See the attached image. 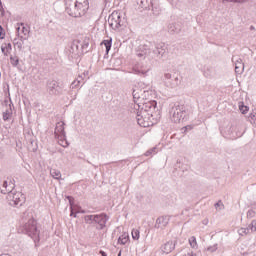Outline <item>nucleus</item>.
I'll return each mask as SVG.
<instances>
[{
  "label": "nucleus",
  "instance_id": "9d476101",
  "mask_svg": "<svg viewBox=\"0 0 256 256\" xmlns=\"http://www.w3.org/2000/svg\"><path fill=\"white\" fill-rule=\"evenodd\" d=\"M163 81L165 85H167V87H171V89H174V87H179V85H181V77L177 72L165 73Z\"/></svg>",
  "mask_w": 256,
  "mask_h": 256
},
{
  "label": "nucleus",
  "instance_id": "6e6d98bb",
  "mask_svg": "<svg viewBox=\"0 0 256 256\" xmlns=\"http://www.w3.org/2000/svg\"><path fill=\"white\" fill-rule=\"evenodd\" d=\"M145 54H143V53H137V56L138 57H143Z\"/></svg>",
  "mask_w": 256,
  "mask_h": 256
},
{
  "label": "nucleus",
  "instance_id": "f704fd0d",
  "mask_svg": "<svg viewBox=\"0 0 256 256\" xmlns=\"http://www.w3.org/2000/svg\"><path fill=\"white\" fill-rule=\"evenodd\" d=\"M248 0H222V3H247Z\"/></svg>",
  "mask_w": 256,
  "mask_h": 256
},
{
  "label": "nucleus",
  "instance_id": "4468645a",
  "mask_svg": "<svg viewBox=\"0 0 256 256\" xmlns=\"http://www.w3.org/2000/svg\"><path fill=\"white\" fill-rule=\"evenodd\" d=\"M79 45H81V40L72 41L69 48V53L72 55H83V53H81V49L79 50Z\"/></svg>",
  "mask_w": 256,
  "mask_h": 256
},
{
  "label": "nucleus",
  "instance_id": "49530a36",
  "mask_svg": "<svg viewBox=\"0 0 256 256\" xmlns=\"http://www.w3.org/2000/svg\"><path fill=\"white\" fill-rule=\"evenodd\" d=\"M0 39H5V29L0 25Z\"/></svg>",
  "mask_w": 256,
  "mask_h": 256
},
{
  "label": "nucleus",
  "instance_id": "864d4df0",
  "mask_svg": "<svg viewBox=\"0 0 256 256\" xmlns=\"http://www.w3.org/2000/svg\"><path fill=\"white\" fill-rule=\"evenodd\" d=\"M221 205H223V202L218 201V202L215 204L216 209H217V207H221Z\"/></svg>",
  "mask_w": 256,
  "mask_h": 256
},
{
  "label": "nucleus",
  "instance_id": "2f4dec72",
  "mask_svg": "<svg viewBox=\"0 0 256 256\" xmlns=\"http://www.w3.org/2000/svg\"><path fill=\"white\" fill-rule=\"evenodd\" d=\"M66 199L69 202L70 209L75 208V198L73 196H66Z\"/></svg>",
  "mask_w": 256,
  "mask_h": 256
},
{
  "label": "nucleus",
  "instance_id": "b1692460",
  "mask_svg": "<svg viewBox=\"0 0 256 256\" xmlns=\"http://www.w3.org/2000/svg\"><path fill=\"white\" fill-rule=\"evenodd\" d=\"M244 69H245V65L243 63L237 62L235 64V73H237L238 75H241Z\"/></svg>",
  "mask_w": 256,
  "mask_h": 256
},
{
  "label": "nucleus",
  "instance_id": "4be33fe9",
  "mask_svg": "<svg viewBox=\"0 0 256 256\" xmlns=\"http://www.w3.org/2000/svg\"><path fill=\"white\" fill-rule=\"evenodd\" d=\"M118 243H119V245H127V243H129V234L128 233H123L118 238Z\"/></svg>",
  "mask_w": 256,
  "mask_h": 256
},
{
  "label": "nucleus",
  "instance_id": "603ef678",
  "mask_svg": "<svg viewBox=\"0 0 256 256\" xmlns=\"http://www.w3.org/2000/svg\"><path fill=\"white\" fill-rule=\"evenodd\" d=\"M77 83H81L83 81V75L78 76V78L76 79Z\"/></svg>",
  "mask_w": 256,
  "mask_h": 256
},
{
  "label": "nucleus",
  "instance_id": "6e6552de",
  "mask_svg": "<svg viewBox=\"0 0 256 256\" xmlns=\"http://www.w3.org/2000/svg\"><path fill=\"white\" fill-rule=\"evenodd\" d=\"M108 23L114 31H119L121 27L125 26V18L119 12H113L109 18Z\"/></svg>",
  "mask_w": 256,
  "mask_h": 256
},
{
  "label": "nucleus",
  "instance_id": "e433bc0d",
  "mask_svg": "<svg viewBox=\"0 0 256 256\" xmlns=\"http://www.w3.org/2000/svg\"><path fill=\"white\" fill-rule=\"evenodd\" d=\"M153 153H157V148H156V147H153V148L149 149V150L145 153V156H146V157H151V155H153Z\"/></svg>",
  "mask_w": 256,
  "mask_h": 256
},
{
  "label": "nucleus",
  "instance_id": "a19ab883",
  "mask_svg": "<svg viewBox=\"0 0 256 256\" xmlns=\"http://www.w3.org/2000/svg\"><path fill=\"white\" fill-rule=\"evenodd\" d=\"M249 119H250V123H252L253 125H256V113L250 114Z\"/></svg>",
  "mask_w": 256,
  "mask_h": 256
},
{
  "label": "nucleus",
  "instance_id": "a18cd8bd",
  "mask_svg": "<svg viewBox=\"0 0 256 256\" xmlns=\"http://www.w3.org/2000/svg\"><path fill=\"white\" fill-rule=\"evenodd\" d=\"M18 37H19L18 41H22V43H25V41L29 39V36H21L19 35V33H18Z\"/></svg>",
  "mask_w": 256,
  "mask_h": 256
},
{
  "label": "nucleus",
  "instance_id": "4c0bfd02",
  "mask_svg": "<svg viewBox=\"0 0 256 256\" xmlns=\"http://www.w3.org/2000/svg\"><path fill=\"white\" fill-rule=\"evenodd\" d=\"M239 235H248L249 232V228H241L238 230Z\"/></svg>",
  "mask_w": 256,
  "mask_h": 256
},
{
  "label": "nucleus",
  "instance_id": "ea45409f",
  "mask_svg": "<svg viewBox=\"0 0 256 256\" xmlns=\"http://www.w3.org/2000/svg\"><path fill=\"white\" fill-rule=\"evenodd\" d=\"M206 251H209L210 253H215L217 251V244H214L213 246H209Z\"/></svg>",
  "mask_w": 256,
  "mask_h": 256
},
{
  "label": "nucleus",
  "instance_id": "69168bd1",
  "mask_svg": "<svg viewBox=\"0 0 256 256\" xmlns=\"http://www.w3.org/2000/svg\"><path fill=\"white\" fill-rule=\"evenodd\" d=\"M143 93H147L146 91H143Z\"/></svg>",
  "mask_w": 256,
  "mask_h": 256
},
{
  "label": "nucleus",
  "instance_id": "37998d69",
  "mask_svg": "<svg viewBox=\"0 0 256 256\" xmlns=\"http://www.w3.org/2000/svg\"><path fill=\"white\" fill-rule=\"evenodd\" d=\"M21 33H23L24 37H27L29 36L30 31L25 26H23L21 29Z\"/></svg>",
  "mask_w": 256,
  "mask_h": 256
},
{
  "label": "nucleus",
  "instance_id": "7ed1b4c3",
  "mask_svg": "<svg viewBox=\"0 0 256 256\" xmlns=\"http://www.w3.org/2000/svg\"><path fill=\"white\" fill-rule=\"evenodd\" d=\"M107 221H109V215H107V213L90 214L84 216V222L86 225L95 227L97 231H103V229L107 227Z\"/></svg>",
  "mask_w": 256,
  "mask_h": 256
},
{
  "label": "nucleus",
  "instance_id": "052dcab7",
  "mask_svg": "<svg viewBox=\"0 0 256 256\" xmlns=\"http://www.w3.org/2000/svg\"><path fill=\"white\" fill-rule=\"evenodd\" d=\"M188 255H189V256H197V255H195V254H189V253H188Z\"/></svg>",
  "mask_w": 256,
  "mask_h": 256
},
{
  "label": "nucleus",
  "instance_id": "1a4fd4ad",
  "mask_svg": "<svg viewBox=\"0 0 256 256\" xmlns=\"http://www.w3.org/2000/svg\"><path fill=\"white\" fill-rule=\"evenodd\" d=\"M148 53L152 59H163L167 57V46L165 43L156 44L155 47L149 49Z\"/></svg>",
  "mask_w": 256,
  "mask_h": 256
},
{
  "label": "nucleus",
  "instance_id": "bf43d9fd",
  "mask_svg": "<svg viewBox=\"0 0 256 256\" xmlns=\"http://www.w3.org/2000/svg\"><path fill=\"white\" fill-rule=\"evenodd\" d=\"M207 223H209V221H207V220H204V221H203V224H204V225H207Z\"/></svg>",
  "mask_w": 256,
  "mask_h": 256
},
{
  "label": "nucleus",
  "instance_id": "338daca9",
  "mask_svg": "<svg viewBox=\"0 0 256 256\" xmlns=\"http://www.w3.org/2000/svg\"><path fill=\"white\" fill-rule=\"evenodd\" d=\"M22 27H23V23H21Z\"/></svg>",
  "mask_w": 256,
  "mask_h": 256
},
{
  "label": "nucleus",
  "instance_id": "774afa93",
  "mask_svg": "<svg viewBox=\"0 0 256 256\" xmlns=\"http://www.w3.org/2000/svg\"><path fill=\"white\" fill-rule=\"evenodd\" d=\"M83 76L85 77V73L83 74Z\"/></svg>",
  "mask_w": 256,
  "mask_h": 256
},
{
  "label": "nucleus",
  "instance_id": "20e7f679",
  "mask_svg": "<svg viewBox=\"0 0 256 256\" xmlns=\"http://www.w3.org/2000/svg\"><path fill=\"white\" fill-rule=\"evenodd\" d=\"M187 108L185 105L174 104L170 109V118L173 123H181L187 117Z\"/></svg>",
  "mask_w": 256,
  "mask_h": 256
},
{
  "label": "nucleus",
  "instance_id": "2eb2a0df",
  "mask_svg": "<svg viewBox=\"0 0 256 256\" xmlns=\"http://www.w3.org/2000/svg\"><path fill=\"white\" fill-rule=\"evenodd\" d=\"M13 189H15V184L10 182H7V180H5L2 184V188L0 189V193H2V195H9V191H13Z\"/></svg>",
  "mask_w": 256,
  "mask_h": 256
},
{
  "label": "nucleus",
  "instance_id": "473e14b6",
  "mask_svg": "<svg viewBox=\"0 0 256 256\" xmlns=\"http://www.w3.org/2000/svg\"><path fill=\"white\" fill-rule=\"evenodd\" d=\"M139 237H140V232L138 229H133L132 230V239H134V241H139Z\"/></svg>",
  "mask_w": 256,
  "mask_h": 256
},
{
  "label": "nucleus",
  "instance_id": "aec40b11",
  "mask_svg": "<svg viewBox=\"0 0 256 256\" xmlns=\"http://www.w3.org/2000/svg\"><path fill=\"white\" fill-rule=\"evenodd\" d=\"M12 50L13 46L11 45V43H4L1 46V51L5 57H7Z\"/></svg>",
  "mask_w": 256,
  "mask_h": 256
},
{
  "label": "nucleus",
  "instance_id": "dca6fc26",
  "mask_svg": "<svg viewBox=\"0 0 256 256\" xmlns=\"http://www.w3.org/2000/svg\"><path fill=\"white\" fill-rule=\"evenodd\" d=\"M175 245H177V241L170 240L166 242L162 247L163 253H171L172 251H175Z\"/></svg>",
  "mask_w": 256,
  "mask_h": 256
},
{
  "label": "nucleus",
  "instance_id": "f03ea898",
  "mask_svg": "<svg viewBox=\"0 0 256 256\" xmlns=\"http://www.w3.org/2000/svg\"><path fill=\"white\" fill-rule=\"evenodd\" d=\"M65 7L70 17H83L89 11V0H65Z\"/></svg>",
  "mask_w": 256,
  "mask_h": 256
},
{
  "label": "nucleus",
  "instance_id": "c756f323",
  "mask_svg": "<svg viewBox=\"0 0 256 256\" xmlns=\"http://www.w3.org/2000/svg\"><path fill=\"white\" fill-rule=\"evenodd\" d=\"M239 109L242 115H245L249 111V106H246L243 102H239Z\"/></svg>",
  "mask_w": 256,
  "mask_h": 256
},
{
  "label": "nucleus",
  "instance_id": "9b49d317",
  "mask_svg": "<svg viewBox=\"0 0 256 256\" xmlns=\"http://www.w3.org/2000/svg\"><path fill=\"white\" fill-rule=\"evenodd\" d=\"M46 89L49 95H61L62 88L57 80H48Z\"/></svg>",
  "mask_w": 256,
  "mask_h": 256
},
{
  "label": "nucleus",
  "instance_id": "f3484780",
  "mask_svg": "<svg viewBox=\"0 0 256 256\" xmlns=\"http://www.w3.org/2000/svg\"><path fill=\"white\" fill-rule=\"evenodd\" d=\"M137 5L144 11H149L153 5V0H137Z\"/></svg>",
  "mask_w": 256,
  "mask_h": 256
},
{
  "label": "nucleus",
  "instance_id": "79ce46f5",
  "mask_svg": "<svg viewBox=\"0 0 256 256\" xmlns=\"http://www.w3.org/2000/svg\"><path fill=\"white\" fill-rule=\"evenodd\" d=\"M0 15L5 17V8L3 7V2L0 0Z\"/></svg>",
  "mask_w": 256,
  "mask_h": 256
},
{
  "label": "nucleus",
  "instance_id": "a878e982",
  "mask_svg": "<svg viewBox=\"0 0 256 256\" xmlns=\"http://www.w3.org/2000/svg\"><path fill=\"white\" fill-rule=\"evenodd\" d=\"M150 9H152V13H153V15H155V17H157L161 14V8L159 6H155L154 4H152L150 6Z\"/></svg>",
  "mask_w": 256,
  "mask_h": 256
},
{
  "label": "nucleus",
  "instance_id": "393cba45",
  "mask_svg": "<svg viewBox=\"0 0 256 256\" xmlns=\"http://www.w3.org/2000/svg\"><path fill=\"white\" fill-rule=\"evenodd\" d=\"M50 175L51 177H53V179H61V171L57 170V169H50Z\"/></svg>",
  "mask_w": 256,
  "mask_h": 256
},
{
  "label": "nucleus",
  "instance_id": "8fccbe9b",
  "mask_svg": "<svg viewBox=\"0 0 256 256\" xmlns=\"http://www.w3.org/2000/svg\"><path fill=\"white\" fill-rule=\"evenodd\" d=\"M77 213H85V210L81 209V206L76 207Z\"/></svg>",
  "mask_w": 256,
  "mask_h": 256
},
{
  "label": "nucleus",
  "instance_id": "5fc2aeb1",
  "mask_svg": "<svg viewBox=\"0 0 256 256\" xmlns=\"http://www.w3.org/2000/svg\"><path fill=\"white\" fill-rule=\"evenodd\" d=\"M100 255L101 256H107V252L103 251V250H100Z\"/></svg>",
  "mask_w": 256,
  "mask_h": 256
},
{
  "label": "nucleus",
  "instance_id": "7c9ffc66",
  "mask_svg": "<svg viewBox=\"0 0 256 256\" xmlns=\"http://www.w3.org/2000/svg\"><path fill=\"white\" fill-rule=\"evenodd\" d=\"M189 244H190V247H192V249H197V239L195 238V236H192L189 239Z\"/></svg>",
  "mask_w": 256,
  "mask_h": 256
},
{
  "label": "nucleus",
  "instance_id": "0eeeda50",
  "mask_svg": "<svg viewBox=\"0 0 256 256\" xmlns=\"http://www.w3.org/2000/svg\"><path fill=\"white\" fill-rule=\"evenodd\" d=\"M244 133L245 130H243V125L241 124H232L224 128V134L226 135V137H229V139L232 140L243 137Z\"/></svg>",
  "mask_w": 256,
  "mask_h": 256
},
{
  "label": "nucleus",
  "instance_id": "412c9836",
  "mask_svg": "<svg viewBox=\"0 0 256 256\" xmlns=\"http://www.w3.org/2000/svg\"><path fill=\"white\" fill-rule=\"evenodd\" d=\"M133 73L135 75H140L141 77H145V75H147V73H149V68L143 69V68H139V66H135L133 68Z\"/></svg>",
  "mask_w": 256,
  "mask_h": 256
},
{
  "label": "nucleus",
  "instance_id": "a211bd4d",
  "mask_svg": "<svg viewBox=\"0 0 256 256\" xmlns=\"http://www.w3.org/2000/svg\"><path fill=\"white\" fill-rule=\"evenodd\" d=\"M89 43H91V39L89 37H85L82 43L80 42L81 45V53H89Z\"/></svg>",
  "mask_w": 256,
  "mask_h": 256
},
{
  "label": "nucleus",
  "instance_id": "5701e85b",
  "mask_svg": "<svg viewBox=\"0 0 256 256\" xmlns=\"http://www.w3.org/2000/svg\"><path fill=\"white\" fill-rule=\"evenodd\" d=\"M101 45H104L106 47V53H109V51H111V47L113 45V39H107V40H103L101 42Z\"/></svg>",
  "mask_w": 256,
  "mask_h": 256
},
{
  "label": "nucleus",
  "instance_id": "0e129e2a",
  "mask_svg": "<svg viewBox=\"0 0 256 256\" xmlns=\"http://www.w3.org/2000/svg\"><path fill=\"white\" fill-rule=\"evenodd\" d=\"M118 256H121V252H119Z\"/></svg>",
  "mask_w": 256,
  "mask_h": 256
},
{
  "label": "nucleus",
  "instance_id": "de8ad7c7",
  "mask_svg": "<svg viewBox=\"0 0 256 256\" xmlns=\"http://www.w3.org/2000/svg\"><path fill=\"white\" fill-rule=\"evenodd\" d=\"M79 85H81V83L77 82V80H74V81L71 83V88H72V89H75V88L79 87Z\"/></svg>",
  "mask_w": 256,
  "mask_h": 256
},
{
  "label": "nucleus",
  "instance_id": "cd10ccee",
  "mask_svg": "<svg viewBox=\"0 0 256 256\" xmlns=\"http://www.w3.org/2000/svg\"><path fill=\"white\" fill-rule=\"evenodd\" d=\"M12 115H13V111L11 109L3 112V121H9Z\"/></svg>",
  "mask_w": 256,
  "mask_h": 256
},
{
  "label": "nucleus",
  "instance_id": "6ab92c4d",
  "mask_svg": "<svg viewBox=\"0 0 256 256\" xmlns=\"http://www.w3.org/2000/svg\"><path fill=\"white\" fill-rule=\"evenodd\" d=\"M168 31L173 35L175 33H181V25L177 23H170L168 25Z\"/></svg>",
  "mask_w": 256,
  "mask_h": 256
},
{
  "label": "nucleus",
  "instance_id": "bb28decb",
  "mask_svg": "<svg viewBox=\"0 0 256 256\" xmlns=\"http://www.w3.org/2000/svg\"><path fill=\"white\" fill-rule=\"evenodd\" d=\"M13 45H14V47H17V49H19V51H21L23 49V41H20L19 38H14Z\"/></svg>",
  "mask_w": 256,
  "mask_h": 256
},
{
  "label": "nucleus",
  "instance_id": "c03bdc74",
  "mask_svg": "<svg viewBox=\"0 0 256 256\" xmlns=\"http://www.w3.org/2000/svg\"><path fill=\"white\" fill-rule=\"evenodd\" d=\"M252 217H255V211L253 209H250L247 212V218L252 219Z\"/></svg>",
  "mask_w": 256,
  "mask_h": 256
},
{
  "label": "nucleus",
  "instance_id": "f257e3e1",
  "mask_svg": "<svg viewBox=\"0 0 256 256\" xmlns=\"http://www.w3.org/2000/svg\"><path fill=\"white\" fill-rule=\"evenodd\" d=\"M141 93H143V91L139 89H134L132 92L136 121L140 127H150V125H155V123L161 119V111L157 108V101L155 100L143 102L141 105V103H139Z\"/></svg>",
  "mask_w": 256,
  "mask_h": 256
},
{
  "label": "nucleus",
  "instance_id": "c9c22d12",
  "mask_svg": "<svg viewBox=\"0 0 256 256\" xmlns=\"http://www.w3.org/2000/svg\"><path fill=\"white\" fill-rule=\"evenodd\" d=\"M58 141H59V145H61V147H69V142H67V137L62 140H60V138H58Z\"/></svg>",
  "mask_w": 256,
  "mask_h": 256
},
{
  "label": "nucleus",
  "instance_id": "4d7b16f0",
  "mask_svg": "<svg viewBox=\"0 0 256 256\" xmlns=\"http://www.w3.org/2000/svg\"><path fill=\"white\" fill-rule=\"evenodd\" d=\"M31 145H33L35 143V145H37V142H35L34 140L30 141Z\"/></svg>",
  "mask_w": 256,
  "mask_h": 256
},
{
  "label": "nucleus",
  "instance_id": "3c124183",
  "mask_svg": "<svg viewBox=\"0 0 256 256\" xmlns=\"http://www.w3.org/2000/svg\"><path fill=\"white\" fill-rule=\"evenodd\" d=\"M175 167H178V169H181V160H177Z\"/></svg>",
  "mask_w": 256,
  "mask_h": 256
},
{
  "label": "nucleus",
  "instance_id": "680f3d73",
  "mask_svg": "<svg viewBox=\"0 0 256 256\" xmlns=\"http://www.w3.org/2000/svg\"><path fill=\"white\" fill-rule=\"evenodd\" d=\"M250 29H251V30H253V29H255V27H253V26H250Z\"/></svg>",
  "mask_w": 256,
  "mask_h": 256
},
{
  "label": "nucleus",
  "instance_id": "13d9d810",
  "mask_svg": "<svg viewBox=\"0 0 256 256\" xmlns=\"http://www.w3.org/2000/svg\"><path fill=\"white\" fill-rule=\"evenodd\" d=\"M32 151H33V152L37 151V146L33 147V148H32Z\"/></svg>",
  "mask_w": 256,
  "mask_h": 256
},
{
  "label": "nucleus",
  "instance_id": "c85d7f7f",
  "mask_svg": "<svg viewBox=\"0 0 256 256\" xmlns=\"http://www.w3.org/2000/svg\"><path fill=\"white\" fill-rule=\"evenodd\" d=\"M10 63L12 67H17L19 65V57L18 56H10Z\"/></svg>",
  "mask_w": 256,
  "mask_h": 256
},
{
  "label": "nucleus",
  "instance_id": "39448f33",
  "mask_svg": "<svg viewBox=\"0 0 256 256\" xmlns=\"http://www.w3.org/2000/svg\"><path fill=\"white\" fill-rule=\"evenodd\" d=\"M22 233L31 237V239H37L39 237V230L37 229V220L32 216L28 218L27 222L22 225Z\"/></svg>",
  "mask_w": 256,
  "mask_h": 256
},
{
  "label": "nucleus",
  "instance_id": "ddd939ff",
  "mask_svg": "<svg viewBox=\"0 0 256 256\" xmlns=\"http://www.w3.org/2000/svg\"><path fill=\"white\" fill-rule=\"evenodd\" d=\"M169 221H171L170 216H160L156 219V223L154 225L155 229H164L169 225Z\"/></svg>",
  "mask_w": 256,
  "mask_h": 256
},
{
  "label": "nucleus",
  "instance_id": "e2e57ef3",
  "mask_svg": "<svg viewBox=\"0 0 256 256\" xmlns=\"http://www.w3.org/2000/svg\"><path fill=\"white\" fill-rule=\"evenodd\" d=\"M20 29H21V27H18V28H17V31H19Z\"/></svg>",
  "mask_w": 256,
  "mask_h": 256
},
{
  "label": "nucleus",
  "instance_id": "423d86ee",
  "mask_svg": "<svg viewBox=\"0 0 256 256\" xmlns=\"http://www.w3.org/2000/svg\"><path fill=\"white\" fill-rule=\"evenodd\" d=\"M7 199L9 201V205L11 207H23L25 205V194H22L21 192L15 191V189H12V191L8 192Z\"/></svg>",
  "mask_w": 256,
  "mask_h": 256
},
{
  "label": "nucleus",
  "instance_id": "72a5a7b5",
  "mask_svg": "<svg viewBox=\"0 0 256 256\" xmlns=\"http://www.w3.org/2000/svg\"><path fill=\"white\" fill-rule=\"evenodd\" d=\"M249 229V232L255 233L256 231V220H252L251 224L247 227Z\"/></svg>",
  "mask_w": 256,
  "mask_h": 256
},
{
  "label": "nucleus",
  "instance_id": "58836bf2",
  "mask_svg": "<svg viewBox=\"0 0 256 256\" xmlns=\"http://www.w3.org/2000/svg\"><path fill=\"white\" fill-rule=\"evenodd\" d=\"M192 129H193V125H187L182 127L181 131L182 133H187V131H192Z\"/></svg>",
  "mask_w": 256,
  "mask_h": 256
},
{
  "label": "nucleus",
  "instance_id": "f8f14e48",
  "mask_svg": "<svg viewBox=\"0 0 256 256\" xmlns=\"http://www.w3.org/2000/svg\"><path fill=\"white\" fill-rule=\"evenodd\" d=\"M54 135L56 139L63 140L66 138L65 122H58L55 127Z\"/></svg>",
  "mask_w": 256,
  "mask_h": 256
},
{
  "label": "nucleus",
  "instance_id": "09e8293b",
  "mask_svg": "<svg viewBox=\"0 0 256 256\" xmlns=\"http://www.w3.org/2000/svg\"><path fill=\"white\" fill-rule=\"evenodd\" d=\"M70 217L77 218V210L75 208L70 209Z\"/></svg>",
  "mask_w": 256,
  "mask_h": 256
}]
</instances>
